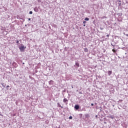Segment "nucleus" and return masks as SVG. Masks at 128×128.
<instances>
[{
	"mask_svg": "<svg viewBox=\"0 0 128 128\" xmlns=\"http://www.w3.org/2000/svg\"><path fill=\"white\" fill-rule=\"evenodd\" d=\"M26 47H24L22 44H21V46H19V49L20 50V52H24V50H26Z\"/></svg>",
	"mask_w": 128,
	"mask_h": 128,
	"instance_id": "obj_1",
	"label": "nucleus"
},
{
	"mask_svg": "<svg viewBox=\"0 0 128 128\" xmlns=\"http://www.w3.org/2000/svg\"><path fill=\"white\" fill-rule=\"evenodd\" d=\"M48 84L50 86H53L54 85V81L52 80H51L48 82Z\"/></svg>",
	"mask_w": 128,
	"mask_h": 128,
	"instance_id": "obj_2",
	"label": "nucleus"
},
{
	"mask_svg": "<svg viewBox=\"0 0 128 128\" xmlns=\"http://www.w3.org/2000/svg\"><path fill=\"white\" fill-rule=\"evenodd\" d=\"M65 104H68V99H66V98H64L63 100Z\"/></svg>",
	"mask_w": 128,
	"mask_h": 128,
	"instance_id": "obj_3",
	"label": "nucleus"
},
{
	"mask_svg": "<svg viewBox=\"0 0 128 128\" xmlns=\"http://www.w3.org/2000/svg\"><path fill=\"white\" fill-rule=\"evenodd\" d=\"M74 108H76V110H78V108H80V106H78V105H75Z\"/></svg>",
	"mask_w": 128,
	"mask_h": 128,
	"instance_id": "obj_4",
	"label": "nucleus"
},
{
	"mask_svg": "<svg viewBox=\"0 0 128 128\" xmlns=\"http://www.w3.org/2000/svg\"><path fill=\"white\" fill-rule=\"evenodd\" d=\"M34 10L36 12H38V8L36 7V8H34Z\"/></svg>",
	"mask_w": 128,
	"mask_h": 128,
	"instance_id": "obj_5",
	"label": "nucleus"
},
{
	"mask_svg": "<svg viewBox=\"0 0 128 128\" xmlns=\"http://www.w3.org/2000/svg\"><path fill=\"white\" fill-rule=\"evenodd\" d=\"M112 74V72L109 70L108 71V75L110 76Z\"/></svg>",
	"mask_w": 128,
	"mask_h": 128,
	"instance_id": "obj_6",
	"label": "nucleus"
},
{
	"mask_svg": "<svg viewBox=\"0 0 128 128\" xmlns=\"http://www.w3.org/2000/svg\"><path fill=\"white\" fill-rule=\"evenodd\" d=\"M85 116H86V118H90V114H86Z\"/></svg>",
	"mask_w": 128,
	"mask_h": 128,
	"instance_id": "obj_7",
	"label": "nucleus"
},
{
	"mask_svg": "<svg viewBox=\"0 0 128 128\" xmlns=\"http://www.w3.org/2000/svg\"><path fill=\"white\" fill-rule=\"evenodd\" d=\"M110 118H112V120H114V116L111 115L110 116Z\"/></svg>",
	"mask_w": 128,
	"mask_h": 128,
	"instance_id": "obj_8",
	"label": "nucleus"
},
{
	"mask_svg": "<svg viewBox=\"0 0 128 128\" xmlns=\"http://www.w3.org/2000/svg\"><path fill=\"white\" fill-rule=\"evenodd\" d=\"M76 66H80V64H78V62H76Z\"/></svg>",
	"mask_w": 128,
	"mask_h": 128,
	"instance_id": "obj_9",
	"label": "nucleus"
},
{
	"mask_svg": "<svg viewBox=\"0 0 128 128\" xmlns=\"http://www.w3.org/2000/svg\"><path fill=\"white\" fill-rule=\"evenodd\" d=\"M84 52H88V48H84Z\"/></svg>",
	"mask_w": 128,
	"mask_h": 128,
	"instance_id": "obj_10",
	"label": "nucleus"
},
{
	"mask_svg": "<svg viewBox=\"0 0 128 128\" xmlns=\"http://www.w3.org/2000/svg\"><path fill=\"white\" fill-rule=\"evenodd\" d=\"M84 20H90V18H84Z\"/></svg>",
	"mask_w": 128,
	"mask_h": 128,
	"instance_id": "obj_11",
	"label": "nucleus"
},
{
	"mask_svg": "<svg viewBox=\"0 0 128 128\" xmlns=\"http://www.w3.org/2000/svg\"><path fill=\"white\" fill-rule=\"evenodd\" d=\"M69 120H72V116H70L69 117Z\"/></svg>",
	"mask_w": 128,
	"mask_h": 128,
	"instance_id": "obj_12",
	"label": "nucleus"
},
{
	"mask_svg": "<svg viewBox=\"0 0 128 128\" xmlns=\"http://www.w3.org/2000/svg\"><path fill=\"white\" fill-rule=\"evenodd\" d=\"M29 14H32V11H30Z\"/></svg>",
	"mask_w": 128,
	"mask_h": 128,
	"instance_id": "obj_13",
	"label": "nucleus"
},
{
	"mask_svg": "<svg viewBox=\"0 0 128 128\" xmlns=\"http://www.w3.org/2000/svg\"><path fill=\"white\" fill-rule=\"evenodd\" d=\"M16 44H20V41L18 40H16Z\"/></svg>",
	"mask_w": 128,
	"mask_h": 128,
	"instance_id": "obj_14",
	"label": "nucleus"
},
{
	"mask_svg": "<svg viewBox=\"0 0 128 128\" xmlns=\"http://www.w3.org/2000/svg\"><path fill=\"white\" fill-rule=\"evenodd\" d=\"M83 24H86V21H84L83 22Z\"/></svg>",
	"mask_w": 128,
	"mask_h": 128,
	"instance_id": "obj_15",
	"label": "nucleus"
},
{
	"mask_svg": "<svg viewBox=\"0 0 128 128\" xmlns=\"http://www.w3.org/2000/svg\"><path fill=\"white\" fill-rule=\"evenodd\" d=\"M102 18H106V16H104L102 17Z\"/></svg>",
	"mask_w": 128,
	"mask_h": 128,
	"instance_id": "obj_16",
	"label": "nucleus"
},
{
	"mask_svg": "<svg viewBox=\"0 0 128 128\" xmlns=\"http://www.w3.org/2000/svg\"><path fill=\"white\" fill-rule=\"evenodd\" d=\"M112 50V52H116V51L114 50V49H113Z\"/></svg>",
	"mask_w": 128,
	"mask_h": 128,
	"instance_id": "obj_17",
	"label": "nucleus"
},
{
	"mask_svg": "<svg viewBox=\"0 0 128 128\" xmlns=\"http://www.w3.org/2000/svg\"><path fill=\"white\" fill-rule=\"evenodd\" d=\"M111 46H114V45L112 44H111Z\"/></svg>",
	"mask_w": 128,
	"mask_h": 128,
	"instance_id": "obj_18",
	"label": "nucleus"
},
{
	"mask_svg": "<svg viewBox=\"0 0 128 128\" xmlns=\"http://www.w3.org/2000/svg\"><path fill=\"white\" fill-rule=\"evenodd\" d=\"M106 36H108H108H110V35L109 34H107Z\"/></svg>",
	"mask_w": 128,
	"mask_h": 128,
	"instance_id": "obj_19",
	"label": "nucleus"
},
{
	"mask_svg": "<svg viewBox=\"0 0 128 128\" xmlns=\"http://www.w3.org/2000/svg\"><path fill=\"white\" fill-rule=\"evenodd\" d=\"M91 106H94V104H91Z\"/></svg>",
	"mask_w": 128,
	"mask_h": 128,
	"instance_id": "obj_20",
	"label": "nucleus"
},
{
	"mask_svg": "<svg viewBox=\"0 0 128 128\" xmlns=\"http://www.w3.org/2000/svg\"><path fill=\"white\" fill-rule=\"evenodd\" d=\"M10 87V86H6V88H9Z\"/></svg>",
	"mask_w": 128,
	"mask_h": 128,
	"instance_id": "obj_21",
	"label": "nucleus"
},
{
	"mask_svg": "<svg viewBox=\"0 0 128 128\" xmlns=\"http://www.w3.org/2000/svg\"><path fill=\"white\" fill-rule=\"evenodd\" d=\"M126 36H128V34H126Z\"/></svg>",
	"mask_w": 128,
	"mask_h": 128,
	"instance_id": "obj_22",
	"label": "nucleus"
},
{
	"mask_svg": "<svg viewBox=\"0 0 128 128\" xmlns=\"http://www.w3.org/2000/svg\"><path fill=\"white\" fill-rule=\"evenodd\" d=\"M28 20H30V18H28Z\"/></svg>",
	"mask_w": 128,
	"mask_h": 128,
	"instance_id": "obj_23",
	"label": "nucleus"
},
{
	"mask_svg": "<svg viewBox=\"0 0 128 128\" xmlns=\"http://www.w3.org/2000/svg\"><path fill=\"white\" fill-rule=\"evenodd\" d=\"M96 118H98V115H96Z\"/></svg>",
	"mask_w": 128,
	"mask_h": 128,
	"instance_id": "obj_24",
	"label": "nucleus"
},
{
	"mask_svg": "<svg viewBox=\"0 0 128 128\" xmlns=\"http://www.w3.org/2000/svg\"><path fill=\"white\" fill-rule=\"evenodd\" d=\"M72 88H74V86H72Z\"/></svg>",
	"mask_w": 128,
	"mask_h": 128,
	"instance_id": "obj_25",
	"label": "nucleus"
},
{
	"mask_svg": "<svg viewBox=\"0 0 128 128\" xmlns=\"http://www.w3.org/2000/svg\"><path fill=\"white\" fill-rule=\"evenodd\" d=\"M84 26H86V24H84Z\"/></svg>",
	"mask_w": 128,
	"mask_h": 128,
	"instance_id": "obj_26",
	"label": "nucleus"
},
{
	"mask_svg": "<svg viewBox=\"0 0 128 128\" xmlns=\"http://www.w3.org/2000/svg\"><path fill=\"white\" fill-rule=\"evenodd\" d=\"M0 116H2V114H0Z\"/></svg>",
	"mask_w": 128,
	"mask_h": 128,
	"instance_id": "obj_27",
	"label": "nucleus"
},
{
	"mask_svg": "<svg viewBox=\"0 0 128 128\" xmlns=\"http://www.w3.org/2000/svg\"><path fill=\"white\" fill-rule=\"evenodd\" d=\"M101 30H102V28H101Z\"/></svg>",
	"mask_w": 128,
	"mask_h": 128,
	"instance_id": "obj_28",
	"label": "nucleus"
}]
</instances>
